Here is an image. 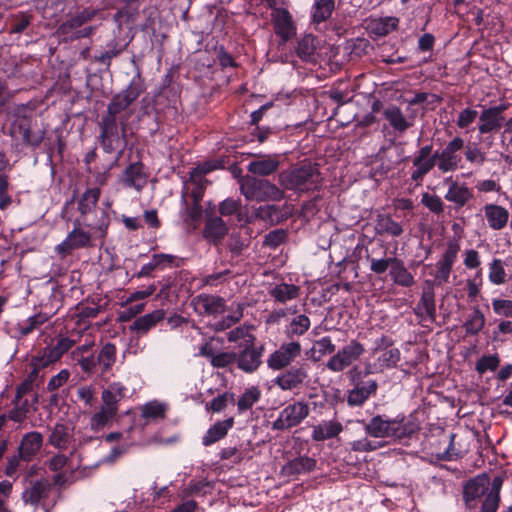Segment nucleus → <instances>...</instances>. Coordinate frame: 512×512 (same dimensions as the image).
Returning <instances> with one entry per match:
<instances>
[{
  "instance_id": "obj_16",
  "label": "nucleus",
  "mask_w": 512,
  "mask_h": 512,
  "mask_svg": "<svg viewBox=\"0 0 512 512\" xmlns=\"http://www.w3.org/2000/svg\"><path fill=\"white\" fill-rule=\"evenodd\" d=\"M489 485V477L485 473L466 481L462 492V500L466 509L472 511L478 507V501L486 494Z\"/></svg>"
},
{
  "instance_id": "obj_33",
  "label": "nucleus",
  "mask_w": 512,
  "mask_h": 512,
  "mask_svg": "<svg viewBox=\"0 0 512 512\" xmlns=\"http://www.w3.org/2000/svg\"><path fill=\"white\" fill-rule=\"evenodd\" d=\"M415 314L422 320L428 319L431 322L436 320L435 292L432 286L425 287L415 309Z\"/></svg>"
},
{
  "instance_id": "obj_40",
  "label": "nucleus",
  "mask_w": 512,
  "mask_h": 512,
  "mask_svg": "<svg viewBox=\"0 0 512 512\" xmlns=\"http://www.w3.org/2000/svg\"><path fill=\"white\" fill-rule=\"evenodd\" d=\"M342 431L343 425L340 422L330 420L314 426L311 437L314 441L320 442L337 437Z\"/></svg>"
},
{
  "instance_id": "obj_12",
  "label": "nucleus",
  "mask_w": 512,
  "mask_h": 512,
  "mask_svg": "<svg viewBox=\"0 0 512 512\" xmlns=\"http://www.w3.org/2000/svg\"><path fill=\"white\" fill-rule=\"evenodd\" d=\"M73 225V230L55 248L56 252L63 257L71 254L74 250L93 246L92 238H97L94 230L88 232L82 229V226H84L83 222L74 220Z\"/></svg>"
},
{
  "instance_id": "obj_41",
  "label": "nucleus",
  "mask_w": 512,
  "mask_h": 512,
  "mask_svg": "<svg viewBox=\"0 0 512 512\" xmlns=\"http://www.w3.org/2000/svg\"><path fill=\"white\" fill-rule=\"evenodd\" d=\"M335 9V0H316L311 8V23L319 25L327 21Z\"/></svg>"
},
{
  "instance_id": "obj_6",
  "label": "nucleus",
  "mask_w": 512,
  "mask_h": 512,
  "mask_svg": "<svg viewBox=\"0 0 512 512\" xmlns=\"http://www.w3.org/2000/svg\"><path fill=\"white\" fill-rule=\"evenodd\" d=\"M241 194L249 201H280L285 193L269 180L246 175L240 180Z\"/></svg>"
},
{
  "instance_id": "obj_1",
  "label": "nucleus",
  "mask_w": 512,
  "mask_h": 512,
  "mask_svg": "<svg viewBox=\"0 0 512 512\" xmlns=\"http://www.w3.org/2000/svg\"><path fill=\"white\" fill-rule=\"evenodd\" d=\"M93 342L85 343L72 351V359L87 375L99 374L101 376L110 372L116 362V345L107 342L99 349L97 354L90 353Z\"/></svg>"
},
{
  "instance_id": "obj_17",
  "label": "nucleus",
  "mask_w": 512,
  "mask_h": 512,
  "mask_svg": "<svg viewBox=\"0 0 512 512\" xmlns=\"http://www.w3.org/2000/svg\"><path fill=\"white\" fill-rule=\"evenodd\" d=\"M444 184L448 186L444 199L452 203L456 211L468 206L474 200V191L466 182H459L450 176L444 179Z\"/></svg>"
},
{
  "instance_id": "obj_23",
  "label": "nucleus",
  "mask_w": 512,
  "mask_h": 512,
  "mask_svg": "<svg viewBox=\"0 0 512 512\" xmlns=\"http://www.w3.org/2000/svg\"><path fill=\"white\" fill-rule=\"evenodd\" d=\"M74 345V340L59 335L49 345L40 349L37 354L50 366L59 361Z\"/></svg>"
},
{
  "instance_id": "obj_52",
  "label": "nucleus",
  "mask_w": 512,
  "mask_h": 512,
  "mask_svg": "<svg viewBox=\"0 0 512 512\" xmlns=\"http://www.w3.org/2000/svg\"><path fill=\"white\" fill-rule=\"evenodd\" d=\"M315 49V37L307 34L298 41L296 54L300 59L310 61L314 57Z\"/></svg>"
},
{
  "instance_id": "obj_18",
  "label": "nucleus",
  "mask_w": 512,
  "mask_h": 512,
  "mask_svg": "<svg viewBox=\"0 0 512 512\" xmlns=\"http://www.w3.org/2000/svg\"><path fill=\"white\" fill-rule=\"evenodd\" d=\"M302 347L298 341L283 343L277 350L272 352L267 360L268 368L277 371L290 366V364L301 355Z\"/></svg>"
},
{
  "instance_id": "obj_36",
  "label": "nucleus",
  "mask_w": 512,
  "mask_h": 512,
  "mask_svg": "<svg viewBox=\"0 0 512 512\" xmlns=\"http://www.w3.org/2000/svg\"><path fill=\"white\" fill-rule=\"evenodd\" d=\"M389 275L393 283L398 286L409 288L415 284L414 276L406 268L403 260L397 257L392 261Z\"/></svg>"
},
{
  "instance_id": "obj_43",
  "label": "nucleus",
  "mask_w": 512,
  "mask_h": 512,
  "mask_svg": "<svg viewBox=\"0 0 512 512\" xmlns=\"http://www.w3.org/2000/svg\"><path fill=\"white\" fill-rule=\"evenodd\" d=\"M72 438L70 428L63 423H57L52 429L48 442L53 447L64 450L67 449Z\"/></svg>"
},
{
  "instance_id": "obj_25",
  "label": "nucleus",
  "mask_w": 512,
  "mask_h": 512,
  "mask_svg": "<svg viewBox=\"0 0 512 512\" xmlns=\"http://www.w3.org/2000/svg\"><path fill=\"white\" fill-rule=\"evenodd\" d=\"M272 22L275 34L283 43L288 42L296 33V27L292 15L286 8L273 10Z\"/></svg>"
},
{
  "instance_id": "obj_46",
  "label": "nucleus",
  "mask_w": 512,
  "mask_h": 512,
  "mask_svg": "<svg viewBox=\"0 0 512 512\" xmlns=\"http://www.w3.org/2000/svg\"><path fill=\"white\" fill-rule=\"evenodd\" d=\"M270 296L278 303L285 304L299 295V287L294 284L281 283L272 287Z\"/></svg>"
},
{
  "instance_id": "obj_11",
  "label": "nucleus",
  "mask_w": 512,
  "mask_h": 512,
  "mask_svg": "<svg viewBox=\"0 0 512 512\" xmlns=\"http://www.w3.org/2000/svg\"><path fill=\"white\" fill-rule=\"evenodd\" d=\"M310 413L309 406L304 401H295L285 406L277 419L272 423V429L277 431L290 430L300 425Z\"/></svg>"
},
{
  "instance_id": "obj_24",
  "label": "nucleus",
  "mask_w": 512,
  "mask_h": 512,
  "mask_svg": "<svg viewBox=\"0 0 512 512\" xmlns=\"http://www.w3.org/2000/svg\"><path fill=\"white\" fill-rule=\"evenodd\" d=\"M308 376V369L304 365L291 366L284 373L278 375L274 379V383L283 391H291L299 388Z\"/></svg>"
},
{
  "instance_id": "obj_49",
  "label": "nucleus",
  "mask_w": 512,
  "mask_h": 512,
  "mask_svg": "<svg viewBox=\"0 0 512 512\" xmlns=\"http://www.w3.org/2000/svg\"><path fill=\"white\" fill-rule=\"evenodd\" d=\"M485 326V316L479 307H475L473 312L468 316L463 328L466 335L476 336Z\"/></svg>"
},
{
  "instance_id": "obj_13",
  "label": "nucleus",
  "mask_w": 512,
  "mask_h": 512,
  "mask_svg": "<svg viewBox=\"0 0 512 512\" xmlns=\"http://www.w3.org/2000/svg\"><path fill=\"white\" fill-rule=\"evenodd\" d=\"M438 156V149L433 151L432 144L420 147L412 159L415 169L411 172V180L416 183L422 182L424 177L436 167Z\"/></svg>"
},
{
  "instance_id": "obj_9",
  "label": "nucleus",
  "mask_w": 512,
  "mask_h": 512,
  "mask_svg": "<svg viewBox=\"0 0 512 512\" xmlns=\"http://www.w3.org/2000/svg\"><path fill=\"white\" fill-rule=\"evenodd\" d=\"M9 134L15 141H19L22 145L35 149L43 142L46 132L43 129H35L33 127V119L29 116L22 115L17 116L12 121Z\"/></svg>"
},
{
  "instance_id": "obj_38",
  "label": "nucleus",
  "mask_w": 512,
  "mask_h": 512,
  "mask_svg": "<svg viewBox=\"0 0 512 512\" xmlns=\"http://www.w3.org/2000/svg\"><path fill=\"white\" fill-rule=\"evenodd\" d=\"M49 489L50 484L47 480H36L23 492L22 499L26 504L37 506L47 496Z\"/></svg>"
},
{
  "instance_id": "obj_64",
  "label": "nucleus",
  "mask_w": 512,
  "mask_h": 512,
  "mask_svg": "<svg viewBox=\"0 0 512 512\" xmlns=\"http://www.w3.org/2000/svg\"><path fill=\"white\" fill-rule=\"evenodd\" d=\"M492 308L496 315L503 317H512V300L494 298Z\"/></svg>"
},
{
  "instance_id": "obj_39",
  "label": "nucleus",
  "mask_w": 512,
  "mask_h": 512,
  "mask_svg": "<svg viewBox=\"0 0 512 512\" xmlns=\"http://www.w3.org/2000/svg\"><path fill=\"white\" fill-rule=\"evenodd\" d=\"M399 18L386 16L371 19L368 24L369 31L377 37H384L398 29Z\"/></svg>"
},
{
  "instance_id": "obj_35",
  "label": "nucleus",
  "mask_w": 512,
  "mask_h": 512,
  "mask_svg": "<svg viewBox=\"0 0 512 512\" xmlns=\"http://www.w3.org/2000/svg\"><path fill=\"white\" fill-rule=\"evenodd\" d=\"M234 426V418L229 417L222 421H217L206 431L202 437V444L205 447L211 446L214 443L224 439L229 430Z\"/></svg>"
},
{
  "instance_id": "obj_48",
  "label": "nucleus",
  "mask_w": 512,
  "mask_h": 512,
  "mask_svg": "<svg viewBox=\"0 0 512 512\" xmlns=\"http://www.w3.org/2000/svg\"><path fill=\"white\" fill-rule=\"evenodd\" d=\"M168 406L158 400L145 403L141 408V417L148 421H159L166 417Z\"/></svg>"
},
{
  "instance_id": "obj_60",
  "label": "nucleus",
  "mask_w": 512,
  "mask_h": 512,
  "mask_svg": "<svg viewBox=\"0 0 512 512\" xmlns=\"http://www.w3.org/2000/svg\"><path fill=\"white\" fill-rule=\"evenodd\" d=\"M218 168H220V163L218 161H206L199 164L189 173V181H198V179L203 181V177L206 174H209Z\"/></svg>"
},
{
  "instance_id": "obj_32",
  "label": "nucleus",
  "mask_w": 512,
  "mask_h": 512,
  "mask_svg": "<svg viewBox=\"0 0 512 512\" xmlns=\"http://www.w3.org/2000/svg\"><path fill=\"white\" fill-rule=\"evenodd\" d=\"M180 217L187 226L194 228L200 223L203 216V206L199 202L189 201L187 193L182 192Z\"/></svg>"
},
{
  "instance_id": "obj_7",
  "label": "nucleus",
  "mask_w": 512,
  "mask_h": 512,
  "mask_svg": "<svg viewBox=\"0 0 512 512\" xmlns=\"http://www.w3.org/2000/svg\"><path fill=\"white\" fill-rule=\"evenodd\" d=\"M348 378L353 386L346 392V402L349 407H362L371 396L376 395L377 381L374 379L363 380L362 371L358 367H354L348 372Z\"/></svg>"
},
{
  "instance_id": "obj_55",
  "label": "nucleus",
  "mask_w": 512,
  "mask_h": 512,
  "mask_svg": "<svg viewBox=\"0 0 512 512\" xmlns=\"http://www.w3.org/2000/svg\"><path fill=\"white\" fill-rule=\"evenodd\" d=\"M401 352L396 347H390L382 352L377 358L378 365L381 370L395 368L400 361Z\"/></svg>"
},
{
  "instance_id": "obj_5",
  "label": "nucleus",
  "mask_w": 512,
  "mask_h": 512,
  "mask_svg": "<svg viewBox=\"0 0 512 512\" xmlns=\"http://www.w3.org/2000/svg\"><path fill=\"white\" fill-rule=\"evenodd\" d=\"M128 388L121 382H112L102 391V406L92 415L90 427L98 432L112 422L118 414L119 403L128 398Z\"/></svg>"
},
{
  "instance_id": "obj_14",
  "label": "nucleus",
  "mask_w": 512,
  "mask_h": 512,
  "mask_svg": "<svg viewBox=\"0 0 512 512\" xmlns=\"http://www.w3.org/2000/svg\"><path fill=\"white\" fill-rule=\"evenodd\" d=\"M253 340L254 338L246 341L244 345H240L239 351L236 352L237 368L247 374H252L258 370L262 364V357L265 351L264 345L255 346Z\"/></svg>"
},
{
  "instance_id": "obj_28",
  "label": "nucleus",
  "mask_w": 512,
  "mask_h": 512,
  "mask_svg": "<svg viewBox=\"0 0 512 512\" xmlns=\"http://www.w3.org/2000/svg\"><path fill=\"white\" fill-rule=\"evenodd\" d=\"M144 168V164L140 161L129 164L121 175V182L126 187L134 188L138 192L142 191L148 179Z\"/></svg>"
},
{
  "instance_id": "obj_54",
  "label": "nucleus",
  "mask_w": 512,
  "mask_h": 512,
  "mask_svg": "<svg viewBox=\"0 0 512 512\" xmlns=\"http://www.w3.org/2000/svg\"><path fill=\"white\" fill-rule=\"evenodd\" d=\"M229 403H235L234 393L226 391L217 395L210 402H207L205 408L207 411L220 413L226 409Z\"/></svg>"
},
{
  "instance_id": "obj_47",
  "label": "nucleus",
  "mask_w": 512,
  "mask_h": 512,
  "mask_svg": "<svg viewBox=\"0 0 512 512\" xmlns=\"http://www.w3.org/2000/svg\"><path fill=\"white\" fill-rule=\"evenodd\" d=\"M262 392L258 386H251L242 393L237 401V410L239 414L252 409L261 399Z\"/></svg>"
},
{
  "instance_id": "obj_59",
  "label": "nucleus",
  "mask_w": 512,
  "mask_h": 512,
  "mask_svg": "<svg viewBox=\"0 0 512 512\" xmlns=\"http://www.w3.org/2000/svg\"><path fill=\"white\" fill-rule=\"evenodd\" d=\"M489 280L494 285H502L506 282V272L501 259H493L489 264Z\"/></svg>"
},
{
  "instance_id": "obj_22",
  "label": "nucleus",
  "mask_w": 512,
  "mask_h": 512,
  "mask_svg": "<svg viewBox=\"0 0 512 512\" xmlns=\"http://www.w3.org/2000/svg\"><path fill=\"white\" fill-rule=\"evenodd\" d=\"M101 145L106 153L114 152L121 142L118 118L104 115L100 122Z\"/></svg>"
},
{
  "instance_id": "obj_10",
  "label": "nucleus",
  "mask_w": 512,
  "mask_h": 512,
  "mask_svg": "<svg viewBox=\"0 0 512 512\" xmlns=\"http://www.w3.org/2000/svg\"><path fill=\"white\" fill-rule=\"evenodd\" d=\"M465 140L455 136L449 140L441 149H438L436 168L442 174L452 173L461 168Z\"/></svg>"
},
{
  "instance_id": "obj_3",
  "label": "nucleus",
  "mask_w": 512,
  "mask_h": 512,
  "mask_svg": "<svg viewBox=\"0 0 512 512\" xmlns=\"http://www.w3.org/2000/svg\"><path fill=\"white\" fill-rule=\"evenodd\" d=\"M100 197V189L89 188L80 197L77 210L79 217L76 221L84 223V227L94 230V234L99 239H104L107 235L110 217L105 210H97V204Z\"/></svg>"
},
{
  "instance_id": "obj_15",
  "label": "nucleus",
  "mask_w": 512,
  "mask_h": 512,
  "mask_svg": "<svg viewBox=\"0 0 512 512\" xmlns=\"http://www.w3.org/2000/svg\"><path fill=\"white\" fill-rule=\"evenodd\" d=\"M364 346L356 341L351 340L349 344L339 349L327 362L326 367L332 372H342L353 362L358 360L364 353Z\"/></svg>"
},
{
  "instance_id": "obj_63",
  "label": "nucleus",
  "mask_w": 512,
  "mask_h": 512,
  "mask_svg": "<svg viewBox=\"0 0 512 512\" xmlns=\"http://www.w3.org/2000/svg\"><path fill=\"white\" fill-rule=\"evenodd\" d=\"M287 232L283 229H276L270 231L264 239V245L276 249L287 240Z\"/></svg>"
},
{
  "instance_id": "obj_4",
  "label": "nucleus",
  "mask_w": 512,
  "mask_h": 512,
  "mask_svg": "<svg viewBox=\"0 0 512 512\" xmlns=\"http://www.w3.org/2000/svg\"><path fill=\"white\" fill-rule=\"evenodd\" d=\"M321 182L322 177L318 165L306 161L283 170L278 175L280 186L297 193L318 190L321 187Z\"/></svg>"
},
{
  "instance_id": "obj_50",
  "label": "nucleus",
  "mask_w": 512,
  "mask_h": 512,
  "mask_svg": "<svg viewBox=\"0 0 512 512\" xmlns=\"http://www.w3.org/2000/svg\"><path fill=\"white\" fill-rule=\"evenodd\" d=\"M310 325V319L306 315H298L293 318L290 324L286 327L285 335L288 339L293 341L295 336L304 335L309 330Z\"/></svg>"
},
{
  "instance_id": "obj_30",
  "label": "nucleus",
  "mask_w": 512,
  "mask_h": 512,
  "mask_svg": "<svg viewBox=\"0 0 512 512\" xmlns=\"http://www.w3.org/2000/svg\"><path fill=\"white\" fill-rule=\"evenodd\" d=\"M43 444V436L38 431L26 433L18 447L19 457L22 461L30 462L39 453Z\"/></svg>"
},
{
  "instance_id": "obj_42",
  "label": "nucleus",
  "mask_w": 512,
  "mask_h": 512,
  "mask_svg": "<svg viewBox=\"0 0 512 512\" xmlns=\"http://www.w3.org/2000/svg\"><path fill=\"white\" fill-rule=\"evenodd\" d=\"M164 317H165L164 310H162V309L155 310L151 313H148L144 316L137 318L131 325L130 329L132 331H136L139 334H145L152 327H154L157 323L162 321L164 319Z\"/></svg>"
},
{
  "instance_id": "obj_45",
  "label": "nucleus",
  "mask_w": 512,
  "mask_h": 512,
  "mask_svg": "<svg viewBox=\"0 0 512 512\" xmlns=\"http://www.w3.org/2000/svg\"><path fill=\"white\" fill-rule=\"evenodd\" d=\"M383 115L393 129L401 134L407 131L412 125L397 106H389L384 110Z\"/></svg>"
},
{
  "instance_id": "obj_34",
  "label": "nucleus",
  "mask_w": 512,
  "mask_h": 512,
  "mask_svg": "<svg viewBox=\"0 0 512 512\" xmlns=\"http://www.w3.org/2000/svg\"><path fill=\"white\" fill-rule=\"evenodd\" d=\"M316 465V459L307 455L298 456L283 465L282 473L288 477L306 474L312 472L316 468Z\"/></svg>"
},
{
  "instance_id": "obj_53",
  "label": "nucleus",
  "mask_w": 512,
  "mask_h": 512,
  "mask_svg": "<svg viewBox=\"0 0 512 512\" xmlns=\"http://www.w3.org/2000/svg\"><path fill=\"white\" fill-rule=\"evenodd\" d=\"M12 403L14 407L9 411V419L15 422H22L24 419H26L27 414L30 411V401L24 397L17 398V396L15 395Z\"/></svg>"
},
{
  "instance_id": "obj_26",
  "label": "nucleus",
  "mask_w": 512,
  "mask_h": 512,
  "mask_svg": "<svg viewBox=\"0 0 512 512\" xmlns=\"http://www.w3.org/2000/svg\"><path fill=\"white\" fill-rule=\"evenodd\" d=\"M281 164L280 155L257 156L247 165V171L253 175L267 177L278 171Z\"/></svg>"
},
{
  "instance_id": "obj_20",
  "label": "nucleus",
  "mask_w": 512,
  "mask_h": 512,
  "mask_svg": "<svg viewBox=\"0 0 512 512\" xmlns=\"http://www.w3.org/2000/svg\"><path fill=\"white\" fill-rule=\"evenodd\" d=\"M191 305L199 316H218L226 311L224 298L217 295L202 293L195 296Z\"/></svg>"
},
{
  "instance_id": "obj_8",
  "label": "nucleus",
  "mask_w": 512,
  "mask_h": 512,
  "mask_svg": "<svg viewBox=\"0 0 512 512\" xmlns=\"http://www.w3.org/2000/svg\"><path fill=\"white\" fill-rule=\"evenodd\" d=\"M145 90L146 86L144 79L140 73H137L133 76L125 89L113 95L107 106L106 115L117 118L118 115L128 109L129 106L135 102Z\"/></svg>"
},
{
  "instance_id": "obj_62",
  "label": "nucleus",
  "mask_w": 512,
  "mask_h": 512,
  "mask_svg": "<svg viewBox=\"0 0 512 512\" xmlns=\"http://www.w3.org/2000/svg\"><path fill=\"white\" fill-rule=\"evenodd\" d=\"M241 207V199L227 198L220 202L219 213L221 216L239 215Z\"/></svg>"
},
{
  "instance_id": "obj_58",
  "label": "nucleus",
  "mask_w": 512,
  "mask_h": 512,
  "mask_svg": "<svg viewBox=\"0 0 512 512\" xmlns=\"http://www.w3.org/2000/svg\"><path fill=\"white\" fill-rule=\"evenodd\" d=\"M48 319L49 318L46 316V314H35L19 324V331L21 335L27 336L31 334L35 329L47 322Z\"/></svg>"
},
{
  "instance_id": "obj_57",
  "label": "nucleus",
  "mask_w": 512,
  "mask_h": 512,
  "mask_svg": "<svg viewBox=\"0 0 512 512\" xmlns=\"http://www.w3.org/2000/svg\"><path fill=\"white\" fill-rule=\"evenodd\" d=\"M421 204L425 206L431 213L440 216L444 213L445 204L441 197L436 194L425 192L421 197Z\"/></svg>"
},
{
  "instance_id": "obj_44",
  "label": "nucleus",
  "mask_w": 512,
  "mask_h": 512,
  "mask_svg": "<svg viewBox=\"0 0 512 512\" xmlns=\"http://www.w3.org/2000/svg\"><path fill=\"white\" fill-rule=\"evenodd\" d=\"M403 231L402 225L393 220L390 215L379 214L377 216L376 232L378 235L399 237L402 235Z\"/></svg>"
},
{
  "instance_id": "obj_27",
  "label": "nucleus",
  "mask_w": 512,
  "mask_h": 512,
  "mask_svg": "<svg viewBox=\"0 0 512 512\" xmlns=\"http://www.w3.org/2000/svg\"><path fill=\"white\" fill-rule=\"evenodd\" d=\"M199 355L207 358L212 367L225 369L236 363L237 354L234 351H222L216 353L213 346L206 342L199 348Z\"/></svg>"
},
{
  "instance_id": "obj_31",
  "label": "nucleus",
  "mask_w": 512,
  "mask_h": 512,
  "mask_svg": "<svg viewBox=\"0 0 512 512\" xmlns=\"http://www.w3.org/2000/svg\"><path fill=\"white\" fill-rule=\"evenodd\" d=\"M227 232L228 227L221 217L208 216L202 235L210 244L217 245L223 240Z\"/></svg>"
},
{
  "instance_id": "obj_37",
  "label": "nucleus",
  "mask_w": 512,
  "mask_h": 512,
  "mask_svg": "<svg viewBox=\"0 0 512 512\" xmlns=\"http://www.w3.org/2000/svg\"><path fill=\"white\" fill-rule=\"evenodd\" d=\"M484 212L489 227L493 230H501L507 225L509 212L506 208L496 204H487L484 207Z\"/></svg>"
},
{
  "instance_id": "obj_61",
  "label": "nucleus",
  "mask_w": 512,
  "mask_h": 512,
  "mask_svg": "<svg viewBox=\"0 0 512 512\" xmlns=\"http://www.w3.org/2000/svg\"><path fill=\"white\" fill-rule=\"evenodd\" d=\"M500 363L498 355H484L476 362L475 369L479 374H484L488 370L495 371Z\"/></svg>"
},
{
  "instance_id": "obj_29",
  "label": "nucleus",
  "mask_w": 512,
  "mask_h": 512,
  "mask_svg": "<svg viewBox=\"0 0 512 512\" xmlns=\"http://www.w3.org/2000/svg\"><path fill=\"white\" fill-rule=\"evenodd\" d=\"M256 216L270 225H276L292 216V207L288 204L264 205L257 209Z\"/></svg>"
},
{
  "instance_id": "obj_51",
  "label": "nucleus",
  "mask_w": 512,
  "mask_h": 512,
  "mask_svg": "<svg viewBox=\"0 0 512 512\" xmlns=\"http://www.w3.org/2000/svg\"><path fill=\"white\" fill-rule=\"evenodd\" d=\"M29 366L30 372L25 379L30 381V383L34 386L38 387L43 383L44 380V374H40V372L41 370L49 367V365L37 354L32 356Z\"/></svg>"
},
{
  "instance_id": "obj_2",
  "label": "nucleus",
  "mask_w": 512,
  "mask_h": 512,
  "mask_svg": "<svg viewBox=\"0 0 512 512\" xmlns=\"http://www.w3.org/2000/svg\"><path fill=\"white\" fill-rule=\"evenodd\" d=\"M365 433L373 438H394L402 441L410 439L418 430L417 425L407 421L404 415L388 418L385 415L373 416L368 422L361 421Z\"/></svg>"
},
{
  "instance_id": "obj_19",
  "label": "nucleus",
  "mask_w": 512,
  "mask_h": 512,
  "mask_svg": "<svg viewBox=\"0 0 512 512\" xmlns=\"http://www.w3.org/2000/svg\"><path fill=\"white\" fill-rule=\"evenodd\" d=\"M507 108L508 105L503 103L484 108L479 115V134L486 135L498 132L504 124L505 117L503 116V113Z\"/></svg>"
},
{
  "instance_id": "obj_21",
  "label": "nucleus",
  "mask_w": 512,
  "mask_h": 512,
  "mask_svg": "<svg viewBox=\"0 0 512 512\" xmlns=\"http://www.w3.org/2000/svg\"><path fill=\"white\" fill-rule=\"evenodd\" d=\"M460 244L457 240L452 239L447 242V247L442 254L440 260L436 263L435 280L441 285L448 282L453 265L457 260Z\"/></svg>"
},
{
  "instance_id": "obj_56",
  "label": "nucleus",
  "mask_w": 512,
  "mask_h": 512,
  "mask_svg": "<svg viewBox=\"0 0 512 512\" xmlns=\"http://www.w3.org/2000/svg\"><path fill=\"white\" fill-rule=\"evenodd\" d=\"M366 250V259L370 262V270L377 274L381 275L385 273L388 268L390 269L392 266V261H394V257L390 258H376L372 254L374 253V250L369 252L368 247L365 248Z\"/></svg>"
}]
</instances>
